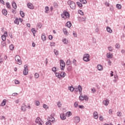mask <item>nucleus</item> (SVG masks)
I'll use <instances>...</instances> for the list:
<instances>
[{"label": "nucleus", "mask_w": 125, "mask_h": 125, "mask_svg": "<svg viewBox=\"0 0 125 125\" xmlns=\"http://www.w3.org/2000/svg\"><path fill=\"white\" fill-rule=\"evenodd\" d=\"M67 3L71 9H76V3L74 1L68 0Z\"/></svg>", "instance_id": "f257e3e1"}, {"label": "nucleus", "mask_w": 125, "mask_h": 125, "mask_svg": "<svg viewBox=\"0 0 125 125\" xmlns=\"http://www.w3.org/2000/svg\"><path fill=\"white\" fill-rule=\"evenodd\" d=\"M89 57H90V56H89V54H84L83 57V61H84L85 62H88L89 61H90V60L89 59Z\"/></svg>", "instance_id": "f03ea898"}, {"label": "nucleus", "mask_w": 125, "mask_h": 125, "mask_svg": "<svg viewBox=\"0 0 125 125\" xmlns=\"http://www.w3.org/2000/svg\"><path fill=\"white\" fill-rule=\"evenodd\" d=\"M80 121H81V119L80 118V117H79V116H76L74 118V122L75 124H79V123H80Z\"/></svg>", "instance_id": "7ed1b4c3"}, {"label": "nucleus", "mask_w": 125, "mask_h": 125, "mask_svg": "<svg viewBox=\"0 0 125 125\" xmlns=\"http://www.w3.org/2000/svg\"><path fill=\"white\" fill-rule=\"evenodd\" d=\"M29 71L28 70V66L27 65H24V68L23 69V75H28Z\"/></svg>", "instance_id": "20e7f679"}, {"label": "nucleus", "mask_w": 125, "mask_h": 125, "mask_svg": "<svg viewBox=\"0 0 125 125\" xmlns=\"http://www.w3.org/2000/svg\"><path fill=\"white\" fill-rule=\"evenodd\" d=\"M50 117H48L47 120H48L49 122H51L52 123H53V122H54V121L55 120V118H54V117L52 116V114H51Z\"/></svg>", "instance_id": "39448f33"}, {"label": "nucleus", "mask_w": 125, "mask_h": 125, "mask_svg": "<svg viewBox=\"0 0 125 125\" xmlns=\"http://www.w3.org/2000/svg\"><path fill=\"white\" fill-rule=\"evenodd\" d=\"M27 7L30 9H34V5L31 3H27Z\"/></svg>", "instance_id": "423d86ee"}, {"label": "nucleus", "mask_w": 125, "mask_h": 125, "mask_svg": "<svg viewBox=\"0 0 125 125\" xmlns=\"http://www.w3.org/2000/svg\"><path fill=\"white\" fill-rule=\"evenodd\" d=\"M63 15L66 17V18H70V14L69 12H63Z\"/></svg>", "instance_id": "0eeeda50"}, {"label": "nucleus", "mask_w": 125, "mask_h": 125, "mask_svg": "<svg viewBox=\"0 0 125 125\" xmlns=\"http://www.w3.org/2000/svg\"><path fill=\"white\" fill-rule=\"evenodd\" d=\"M28 108V106L26 105H23L21 107V110L22 112H25L26 111V109Z\"/></svg>", "instance_id": "6e6552de"}, {"label": "nucleus", "mask_w": 125, "mask_h": 125, "mask_svg": "<svg viewBox=\"0 0 125 125\" xmlns=\"http://www.w3.org/2000/svg\"><path fill=\"white\" fill-rule=\"evenodd\" d=\"M60 118L61 120H66V116L64 113L60 115Z\"/></svg>", "instance_id": "1a4fd4ad"}, {"label": "nucleus", "mask_w": 125, "mask_h": 125, "mask_svg": "<svg viewBox=\"0 0 125 125\" xmlns=\"http://www.w3.org/2000/svg\"><path fill=\"white\" fill-rule=\"evenodd\" d=\"M106 56L107 58H109L110 59H112V58H113V54H111V53H107Z\"/></svg>", "instance_id": "9d476101"}, {"label": "nucleus", "mask_w": 125, "mask_h": 125, "mask_svg": "<svg viewBox=\"0 0 125 125\" xmlns=\"http://www.w3.org/2000/svg\"><path fill=\"white\" fill-rule=\"evenodd\" d=\"M12 7H13V8H14L15 9H16L17 8V4H16V3L14 1H13L12 2Z\"/></svg>", "instance_id": "9b49d317"}, {"label": "nucleus", "mask_w": 125, "mask_h": 125, "mask_svg": "<svg viewBox=\"0 0 125 125\" xmlns=\"http://www.w3.org/2000/svg\"><path fill=\"white\" fill-rule=\"evenodd\" d=\"M97 69L99 71H102L103 70V66L100 64L97 65Z\"/></svg>", "instance_id": "f8f14e48"}, {"label": "nucleus", "mask_w": 125, "mask_h": 125, "mask_svg": "<svg viewBox=\"0 0 125 125\" xmlns=\"http://www.w3.org/2000/svg\"><path fill=\"white\" fill-rule=\"evenodd\" d=\"M93 115L94 119H98V113L97 111H95Z\"/></svg>", "instance_id": "ddd939ff"}, {"label": "nucleus", "mask_w": 125, "mask_h": 125, "mask_svg": "<svg viewBox=\"0 0 125 125\" xmlns=\"http://www.w3.org/2000/svg\"><path fill=\"white\" fill-rule=\"evenodd\" d=\"M66 27H68V28H71V26H72V23H71V21H68L66 23Z\"/></svg>", "instance_id": "4468645a"}, {"label": "nucleus", "mask_w": 125, "mask_h": 125, "mask_svg": "<svg viewBox=\"0 0 125 125\" xmlns=\"http://www.w3.org/2000/svg\"><path fill=\"white\" fill-rule=\"evenodd\" d=\"M106 31L107 32H108V33H110V34H111V33L113 32V31L112 30L111 28H110V27L109 26L106 27Z\"/></svg>", "instance_id": "2eb2a0df"}, {"label": "nucleus", "mask_w": 125, "mask_h": 125, "mask_svg": "<svg viewBox=\"0 0 125 125\" xmlns=\"http://www.w3.org/2000/svg\"><path fill=\"white\" fill-rule=\"evenodd\" d=\"M2 13L3 15L6 16L7 15V11L5 9H3L2 10Z\"/></svg>", "instance_id": "dca6fc26"}, {"label": "nucleus", "mask_w": 125, "mask_h": 125, "mask_svg": "<svg viewBox=\"0 0 125 125\" xmlns=\"http://www.w3.org/2000/svg\"><path fill=\"white\" fill-rule=\"evenodd\" d=\"M5 104H6V100L4 99L2 101L0 106H5Z\"/></svg>", "instance_id": "f3484780"}, {"label": "nucleus", "mask_w": 125, "mask_h": 125, "mask_svg": "<svg viewBox=\"0 0 125 125\" xmlns=\"http://www.w3.org/2000/svg\"><path fill=\"white\" fill-rule=\"evenodd\" d=\"M66 64L67 66H69V65H72V62H71V60H67L66 62Z\"/></svg>", "instance_id": "a211bd4d"}, {"label": "nucleus", "mask_w": 125, "mask_h": 125, "mask_svg": "<svg viewBox=\"0 0 125 125\" xmlns=\"http://www.w3.org/2000/svg\"><path fill=\"white\" fill-rule=\"evenodd\" d=\"M103 103L105 106H108V104H109V101H108V100L104 101Z\"/></svg>", "instance_id": "6ab92c4d"}, {"label": "nucleus", "mask_w": 125, "mask_h": 125, "mask_svg": "<svg viewBox=\"0 0 125 125\" xmlns=\"http://www.w3.org/2000/svg\"><path fill=\"white\" fill-rule=\"evenodd\" d=\"M20 14L22 18L25 17V13H24L23 11H21L20 12Z\"/></svg>", "instance_id": "aec40b11"}, {"label": "nucleus", "mask_w": 125, "mask_h": 125, "mask_svg": "<svg viewBox=\"0 0 125 125\" xmlns=\"http://www.w3.org/2000/svg\"><path fill=\"white\" fill-rule=\"evenodd\" d=\"M65 76H66V73H65V72H62L61 73V78H65Z\"/></svg>", "instance_id": "412c9836"}, {"label": "nucleus", "mask_w": 125, "mask_h": 125, "mask_svg": "<svg viewBox=\"0 0 125 125\" xmlns=\"http://www.w3.org/2000/svg\"><path fill=\"white\" fill-rule=\"evenodd\" d=\"M71 115H72V112L71 111L67 112L65 114V116H66V117H70Z\"/></svg>", "instance_id": "4be33fe9"}, {"label": "nucleus", "mask_w": 125, "mask_h": 125, "mask_svg": "<svg viewBox=\"0 0 125 125\" xmlns=\"http://www.w3.org/2000/svg\"><path fill=\"white\" fill-rule=\"evenodd\" d=\"M14 23L15 24H17V25H19V20H18V18H17L14 21Z\"/></svg>", "instance_id": "5701e85b"}, {"label": "nucleus", "mask_w": 125, "mask_h": 125, "mask_svg": "<svg viewBox=\"0 0 125 125\" xmlns=\"http://www.w3.org/2000/svg\"><path fill=\"white\" fill-rule=\"evenodd\" d=\"M19 59H21L20 56L17 55L15 57V60H16V61H17V60H19Z\"/></svg>", "instance_id": "b1692460"}, {"label": "nucleus", "mask_w": 125, "mask_h": 125, "mask_svg": "<svg viewBox=\"0 0 125 125\" xmlns=\"http://www.w3.org/2000/svg\"><path fill=\"white\" fill-rule=\"evenodd\" d=\"M55 75L57 78H58L59 79H60V78H61V74H60L59 73L55 72Z\"/></svg>", "instance_id": "393cba45"}, {"label": "nucleus", "mask_w": 125, "mask_h": 125, "mask_svg": "<svg viewBox=\"0 0 125 125\" xmlns=\"http://www.w3.org/2000/svg\"><path fill=\"white\" fill-rule=\"evenodd\" d=\"M62 31L64 35H68V32L67 31V29L66 28H63Z\"/></svg>", "instance_id": "a878e982"}, {"label": "nucleus", "mask_w": 125, "mask_h": 125, "mask_svg": "<svg viewBox=\"0 0 125 125\" xmlns=\"http://www.w3.org/2000/svg\"><path fill=\"white\" fill-rule=\"evenodd\" d=\"M6 35H3L1 36L2 40L4 42L6 40Z\"/></svg>", "instance_id": "bb28decb"}, {"label": "nucleus", "mask_w": 125, "mask_h": 125, "mask_svg": "<svg viewBox=\"0 0 125 125\" xmlns=\"http://www.w3.org/2000/svg\"><path fill=\"white\" fill-rule=\"evenodd\" d=\"M60 66L62 65H65V62H64V61L63 60H61L60 61Z\"/></svg>", "instance_id": "cd10ccee"}, {"label": "nucleus", "mask_w": 125, "mask_h": 125, "mask_svg": "<svg viewBox=\"0 0 125 125\" xmlns=\"http://www.w3.org/2000/svg\"><path fill=\"white\" fill-rule=\"evenodd\" d=\"M52 71L54 73H56V72L57 71V70L56 69V67H55V66L53 67L52 68Z\"/></svg>", "instance_id": "c85d7f7f"}, {"label": "nucleus", "mask_w": 125, "mask_h": 125, "mask_svg": "<svg viewBox=\"0 0 125 125\" xmlns=\"http://www.w3.org/2000/svg\"><path fill=\"white\" fill-rule=\"evenodd\" d=\"M16 61L18 62V64H19V65H21L22 64V61L21 59H19Z\"/></svg>", "instance_id": "c756f323"}, {"label": "nucleus", "mask_w": 125, "mask_h": 125, "mask_svg": "<svg viewBox=\"0 0 125 125\" xmlns=\"http://www.w3.org/2000/svg\"><path fill=\"white\" fill-rule=\"evenodd\" d=\"M45 13H48V11L49 10V8L48 7V6H46L45 7Z\"/></svg>", "instance_id": "7c9ffc66"}, {"label": "nucleus", "mask_w": 125, "mask_h": 125, "mask_svg": "<svg viewBox=\"0 0 125 125\" xmlns=\"http://www.w3.org/2000/svg\"><path fill=\"white\" fill-rule=\"evenodd\" d=\"M54 52L55 55H58L59 54V51L55 49L54 50Z\"/></svg>", "instance_id": "2f4dec72"}, {"label": "nucleus", "mask_w": 125, "mask_h": 125, "mask_svg": "<svg viewBox=\"0 0 125 125\" xmlns=\"http://www.w3.org/2000/svg\"><path fill=\"white\" fill-rule=\"evenodd\" d=\"M116 7L117 8H118V9H122V5L120 4H117L116 5Z\"/></svg>", "instance_id": "473e14b6"}, {"label": "nucleus", "mask_w": 125, "mask_h": 125, "mask_svg": "<svg viewBox=\"0 0 125 125\" xmlns=\"http://www.w3.org/2000/svg\"><path fill=\"white\" fill-rule=\"evenodd\" d=\"M77 4L79 7H83V4L80 2H77Z\"/></svg>", "instance_id": "72a5a7b5"}, {"label": "nucleus", "mask_w": 125, "mask_h": 125, "mask_svg": "<svg viewBox=\"0 0 125 125\" xmlns=\"http://www.w3.org/2000/svg\"><path fill=\"white\" fill-rule=\"evenodd\" d=\"M62 42H63L64 44H67L68 43V40H66V39H64L62 40Z\"/></svg>", "instance_id": "f704fd0d"}, {"label": "nucleus", "mask_w": 125, "mask_h": 125, "mask_svg": "<svg viewBox=\"0 0 125 125\" xmlns=\"http://www.w3.org/2000/svg\"><path fill=\"white\" fill-rule=\"evenodd\" d=\"M42 39L43 41H45V40H46V36H45V35L42 34Z\"/></svg>", "instance_id": "c9c22d12"}, {"label": "nucleus", "mask_w": 125, "mask_h": 125, "mask_svg": "<svg viewBox=\"0 0 125 125\" xmlns=\"http://www.w3.org/2000/svg\"><path fill=\"white\" fill-rule=\"evenodd\" d=\"M9 48L10 49V50H13L14 49V46L13 45V44H11L9 46Z\"/></svg>", "instance_id": "e433bc0d"}, {"label": "nucleus", "mask_w": 125, "mask_h": 125, "mask_svg": "<svg viewBox=\"0 0 125 125\" xmlns=\"http://www.w3.org/2000/svg\"><path fill=\"white\" fill-rule=\"evenodd\" d=\"M79 99L81 101H83V100H84V97L82 95L79 96Z\"/></svg>", "instance_id": "4c0bfd02"}, {"label": "nucleus", "mask_w": 125, "mask_h": 125, "mask_svg": "<svg viewBox=\"0 0 125 125\" xmlns=\"http://www.w3.org/2000/svg\"><path fill=\"white\" fill-rule=\"evenodd\" d=\"M78 90L79 91V92H82V86H81V85H78Z\"/></svg>", "instance_id": "58836bf2"}, {"label": "nucleus", "mask_w": 125, "mask_h": 125, "mask_svg": "<svg viewBox=\"0 0 125 125\" xmlns=\"http://www.w3.org/2000/svg\"><path fill=\"white\" fill-rule=\"evenodd\" d=\"M68 89L70 90V91H74V89H75V88H74V87L72 86H71L68 87Z\"/></svg>", "instance_id": "ea45409f"}, {"label": "nucleus", "mask_w": 125, "mask_h": 125, "mask_svg": "<svg viewBox=\"0 0 125 125\" xmlns=\"http://www.w3.org/2000/svg\"><path fill=\"white\" fill-rule=\"evenodd\" d=\"M34 77L36 79H39V77H40V75L38 73H36L35 74Z\"/></svg>", "instance_id": "a19ab883"}, {"label": "nucleus", "mask_w": 125, "mask_h": 125, "mask_svg": "<svg viewBox=\"0 0 125 125\" xmlns=\"http://www.w3.org/2000/svg\"><path fill=\"white\" fill-rule=\"evenodd\" d=\"M72 63L74 64V66H77V61L76 59H73Z\"/></svg>", "instance_id": "79ce46f5"}, {"label": "nucleus", "mask_w": 125, "mask_h": 125, "mask_svg": "<svg viewBox=\"0 0 125 125\" xmlns=\"http://www.w3.org/2000/svg\"><path fill=\"white\" fill-rule=\"evenodd\" d=\"M74 105L75 108H77V107H78V105H79V102H75L74 103Z\"/></svg>", "instance_id": "37998d69"}, {"label": "nucleus", "mask_w": 125, "mask_h": 125, "mask_svg": "<svg viewBox=\"0 0 125 125\" xmlns=\"http://www.w3.org/2000/svg\"><path fill=\"white\" fill-rule=\"evenodd\" d=\"M1 47H4V46H6V43L4 42H1Z\"/></svg>", "instance_id": "c03bdc74"}, {"label": "nucleus", "mask_w": 125, "mask_h": 125, "mask_svg": "<svg viewBox=\"0 0 125 125\" xmlns=\"http://www.w3.org/2000/svg\"><path fill=\"white\" fill-rule=\"evenodd\" d=\"M80 2H82L83 4H85L86 3V0H79Z\"/></svg>", "instance_id": "a18cd8bd"}, {"label": "nucleus", "mask_w": 125, "mask_h": 125, "mask_svg": "<svg viewBox=\"0 0 125 125\" xmlns=\"http://www.w3.org/2000/svg\"><path fill=\"white\" fill-rule=\"evenodd\" d=\"M6 7H7V8H11V7L9 2H6Z\"/></svg>", "instance_id": "49530a36"}, {"label": "nucleus", "mask_w": 125, "mask_h": 125, "mask_svg": "<svg viewBox=\"0 0 125 125\" xmlns=\"http://www.w3.org/2000/svg\"><path fill=\"white\" fill-rule=\"evenodd\" d=\"M78 13L81 15H83V12L81 10H78Z\"/></svg>", "instance_id": "de8ad7c7"}, {"label": "nucleus", "mask_w": 125, "mask_h": 125, "mask_svg": "<svg viewBox=\"0 0 125 125\" xmlns=\"http://www.w3.org/2000/svg\"><path fill=\"white\" fill-rule=\"evenodd\" d=\"M60 66H61V69L62 71H64V69H65V65H62Z\"/></svg>", "instance_id": "09e8293b"}, {"label": "nucleus", "mask_w": 125, "mask_h": 125, "mask_svg": "<svg viewBox=\"0 0 125 125\" xmlns=\"http://www.w3.org/2000/svg\"><path fill=\"white\" fill-rule=\"evenodd\" d=\"M31 32L32 33H33V34H35V33H37V31L36 30V29H35V28L31 29Z\"/></svg>", "instance_id": "8fccbe9b"}, {"label": "nucleus", "mask_w": 125, "mask_h": 125, "mask_svg": "<svg viewBox=\"0 0 125 125\" xmlns=\"http://www.w3.org/2000/svg\"><path fill=\"white\" fill-rule=\"evenodd\" d=\"M84 100H85V101H88V98L87 97V96H84Z\"/></svg>", "instance_id": "3c124183"}, {"label": "nucleus", "mask_w": 125, "mask_h": 125, "mask_svg": "<svg viewBox=\"0 0 125 125\" xmlns=\"http://www.w3.org/2000/svg\"><path fill=\"white\" fill-rule=\"evenodd\" d=\"M43 108H44V109H48V107L47 106V105L44 104H43Z\"/></svg>", "instance_id": "603ef678"}, {"label": "nucleus", "mask_w": 125, "mask_h": 125, "mask_svg": "<svg viewBox=\"0 0 125 125\" xmlns=\"http://www.w3.org/2000/svg\"><path fill=\"white\" fill-rule=\"evenodd\" d=\"M120 44L117 43L115 44V48H120Z\"/></svg>", "instance_id": "864d4df0"}, {"label": "nucleus", "mask_w": 125, "mask_h": 125, "mask_svg": "<svg viewBox=\"0 0 125 125\" xmlns=\"http://www.w3.org/2000/svg\"><path fill=\"white\" fill-rule=\"evenodd\" d=\"M36 106H40V101H37L35 103Z\"/></svg>", "instance_id": "5fc2aeb1"}, {"label": "nucleus", "mask_w": 125, "mask_h": 125, "mask_svg": "<svg viewBox=\"0 0 125 125\" xmlns=\"http://www.w3.org/2000/svg\"><path fill=\"white\" fill-rule=\"evenodd\" d=\"M73 35L74 37H75V38H77V37L78 36V35L77 34V32H76L75 31H73Z\"/></svg>", "instance_id": "6e6d98bb"}, {"label": "nucleus", "mask_w": 125, "mask_h": 125, "mask_svg": "<svg viewBox=\"0 0 125 125\" xmlns=\"http://www.w3.org/2000/svg\"><path fill=\"white\" fill-rule=\"evenodd\" d=\"M67 70H68V71H69V72H71V71H72V66H69L67 67Z\"/></svg>", "instance_id": "4d7b16f0"}, {"label": "nucleus", "mask_w": 125, "mask_h": 125, "mask_svg": "<svg viewBox=\"0 0 125 125\" xmlns=\"http://www.w3.org/2000/svg\"><path fill=\"white\" fill-rule=\"evenodd\" d=\"M57 105L59 107H61V106H62V104H61V102L60 101H59L58 102Z\"/></svg>", "instance_id": "13d9d810"}, {"label": "nucleus", "mask_w": 125, "mask_h": 125, "mask_svg": "<svg viewBox=\"0 0 125 125\" xmlns=\"http://www.w3.org/2000/svg\"><path fill=\"white\" fill-rule=\"evenodd\" d=\"M55 42H50V46H55Z\"/></svg>", "instance_id": "bf43d9fd"}, {"label": "nucleus", "mask_w": 125, "mask_h": 125, "mask_svg": "<svg viewBox=\"0 0 125 125\" xmlns=\"http://www.w3.org/2000/svg\"><path fill=\"white\" fill-rule=\"evenodd\" d=\"M15 83L16 84H19L20 83V82L18 80H15Z\"/></svg>", "instance_id": "052dcab7"}, {"label": "nucleus", "mask_w": 125, "mask_h": 125, "mask_svg": "<svg viewBox=\"0 0 125 125\" xmlns=\"http://www.w3.org/2000/svg\"><path fill=\"white\" fill-rule=\"evenodd\" d=\"M108 50L109 51H113V47L112 46L108 47Z\"/></svg>", "instance_id": "680f3d73"}, {"label": "nucleus", "mask_w": 125, "mask_h": 125, "mask_svg": "<svg viewBox=\"0 0 125 125\" xmlns=\"http://www.w3.org/2000/svg\"><path fill=\"white\" fill-rule=\"evenodd\" d=\"M51 125V123H50V121H49V120L48 122L46 123V125Z\"/></svg>", "instance_id": "e2e57ef3"}, {"label": "nucleus", "mask_w": 125, "mask_h": 125, "mask_svg": "<svg viewBox=\"0 0 125 125\" xmlns=\"http://www.w3.org/2000/svg\"><path fill=\"white\" fill-rule=\"evenodd\" d=\"M117 116L118 117H121V116H122V113L121 112H117Z\"/></svg>", "instance_id": "0e129e2a"}, {"label": "nucleus", "mask_w": 125, "mask_h": 125, "mask_svg": "<svg viewBox=\"0 0 125 125\" xmlns=\"http://www.w3.org/2000/svg\"><path fill=\"white\" fill-rule=\"evenodd\" d=\"M79 108H80V109H83L84 106L83 105H79Z\"/></svg>", "instance_id": "69168bd1"}, {"label": "nucleus", "mask_w": 125, "mask_h": 125, "mask_svg": "<svg viewBox=\"0 0 125 125\" xmlns=\"http://www.w3.org/2000/svg\"><path fill=\"white\" fill-rule=\"evenodd\" d=\"M110 11H114V7H113V6L110 7Z\"/></svg>", "instance_id": "338daca9"}, {"label": "nucleus", "mask_w": 125, "mask_h": 125, "mask_svg": "<svg viewBox=\"0 0 125 125\" xmlns=\"http://www.w3.org/2000/svg\"><path fill=\"white\" fill-rule=\"evenodd\" d=\"M48 38H49V40H52L53 37H52V35H49Z\"/></svg>", "instance_id": "774afa93"}]
</instances>
